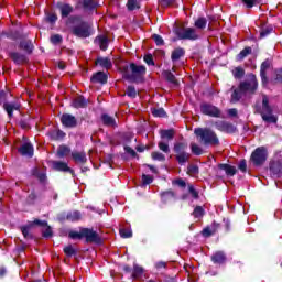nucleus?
I'll return each instance as SVG.
<instances>
[{"mask_svg":"<svg viewBox=\"0 0 282 282\" xmlns=\"http://www.w3.org/2000/svg\"><path fill=\"white\" fill-rule=\"evenodd\" d=\"M257 87H259L257 76L253 74L248 75L247 79L242 82L238 88L234 89L231 102H238V100H241L242 96L254 94V91H257Z\"/></svg>","mask_w":282,"mask_h":282,"instance_id":"nucleus-1","label":"nucleus"},{"mask_svg":"<svg viewBox=\"0 0 282 282\" xmlns=\"http://www.w3.org/2000/svg\"><path fill=\"white\" fill-rule=\"evenodd\" d=\"M194 133L202 144H219L217 134L209 129L198 128L194 130Z\"/></svg>","mask_w":282,"mask_h":282,"instance_id":"nucleus-2","label":"nucleus"},{"mask_svg":"<svg viewBox=\"0 0 282 282\" xmlns=\"http://www.w3.org/2000/svg\"><path fill=\"white\" fill-rule=\"evenodd\" d=\"M261 118L264 122H268V124H276L279 120L276 115L272 112V108L270 107V99L268 96H263L262 98Z\"/></svg>","mask_w":282,"mask_h":282,"instance_id":"nucleus-3","label":"nucleus"},{"mask_svg":"<svg viewBox=\"0 0 282 282\" xmlns=\"http://www.w3.org/2000/svg\"><path fill=\"white\" fill-rule=\"evenodd\" d=\"M147 74V67L142 65H135L130 64L129 67H127L124 77L128 78V80H141L142 76Z\"/></svg>","mask_w":282,"mask_h":282,"instance_id":"nucleus-4","label":"nucleus"},{"mask_svg":"<svg viewBox=\"0 0 282 282\" xmlns=\"http://www.w3.org/2000/svg\"><path fill=\"white\" fill-rule=\"evenodd\" d=\"M176 34L178 39H182V40L197 41V39H200L202 36V31L194 28H183V29H177Z\"/></svg>","mask_w":282,"mask_h":282,"instance_id":"nucleus-5","label":"nucleus"},{"mask_svg":"<svg viewBox=\"0 0 282 282\" xmlns=\"http://www.w3.org/2000/svg\"><path fill=\"white\" fill-rule=\"evenodd\" d=\"M188 144L186 143H176L174 145V152L176 153V160L178 164H186L191 160V153L186 152Z\"/></svg>","mask_w":282,"mask_h":282,"instance_id":"nucleus-6","label":"nucleus"},{"mask_svg":"<svg viewBox=\"0 0 282 282\" xmlns=\"http://www.w3.org/2000/svg\"><path fill=\"white\" fill-rule=\"evenodd\" d=\"M265 160H268V151L263 147L256 149L251 154V161L256 166H261Z\"/></svg>","mask_w":282,"mask_h":282,"instance_id":"nucleus-7","label":"nucleus"},{"mask_svg":"<svg viewBox=\"0 0 282 282\" xmlns=\"http://www.w3.org/2000/svg\"><path fill=\"white\" fill-rule=\"evenodd\" d=\"M73 34L79 39H87V36H91V29L87 22H82L73 29Z\"/></svg>","mask_w":282,"mask_h":282,"instance_id":"nucleus-8","label":"nucleus"},{"mask_svg":"<svg viewBox=\"0 0 282 282\" xmlns=\"http://www.w3.org/2000/svg\"><path fill=\"white\" fill-rule=\"evenodd\" d=\"M200 111L205 116H212L213 118H219V116H221V111H219V108L210 104H203L200 106Z\"/></svg>","mask_w":282,"mask_h":282,"instance_id":"nucleus-9","label":"nucleus"},{"mask_svg":"<svg viewBox=\"0 0 282 282\" xmlns=\"http://www.w3.org/2000/svg\"><path fill=\"white\" fill-rule=\"evenodd\" d=\"M82 235L83 239H86V241L90 243H98L100 241V237H98V234L93 229L84 228L82 229Z\"/></svg>","mask_w":282,"mask_h":282,"instance_id":"nucleus-10","label":"nucleus"},{"mask_svg":"<svg viewBox=\"0 0 282 282\" xmlns=\"http://www.w3.org/2000/svg\"><path fill=\"white\" fill-rule=\"evenodd\" d=\"M61 122L62 124H64V127H76V117L72 116V115H63L61 118Z\"/></svg>","mask_w":282,"mask_h":282,"instance_id":"nucleus-11","label":"nucleus"},{"mask_svg":"<svg viewBox=\"0 0 282 282\" xmlns=\"http://www.w3.org/2000/svg\"><path fill=\"white\" fill-rule=\"evenodd\" d=\"M19 152L21 155H26V158H32L34 155V148L30 143H24L20 149Z\"/></svg>","mask_w":282,"mask_h":282,"instance_id":"nucleus-12","label":"nucleus"},{"mask_svg":"<svg viewBox=\"0 0 282 282\" xmlns=\"http://www.w3.org/2000/svg\"><path fill=\"white\" fill-rule=\"evenodd\" d=\"M270 67V61L267 59L261 64L260 69V76L262 78V85H268V77L265 76V73L268 72V68Z\"/></svg>","mask_w":282,"mask_h":282,"instance_id":"nucleus-13","label":"nucleus"},{"mask_svg":"<svg viewBox=\"0 0 282 282\" xmlns=\"http://www.w3.org/2000/svg\"><path fill=\"white\" fill-rule=\"evenodd\" d=\"M217 129H219V131H225L226 133H232L235 132V126L228 123V122H219L216 124Z\"/></svg>","mask_w":282,"mask_h":282,"instance_id":"nucleus-14","label":"nucleus"},{"mask_svg":"<svg viewBox=\"0 0 282 282\" xmlns=\"http://www.w3.org/2000/svg\"><path fill=\"white\" fill-rule=\"evenodd\" d=\"M72 158L78 164H85V162H87V155L85 152H73Z\"/></svg>","mask_w":282,"mask_h":282,"instance_id":"nucleus-15","label":"nucleus"},{"mask_svg":"<svg viewBox=\"0 0 282 282\" xmlns=\"http://www.w3.org/2000/svg\"><path fill=\"white\" fill-rule=\"evenodd\" d=\"M91 83H100L101 85H105V83H107V74H105L102 72L96 73L91 77Z\"/></svg>","mask_w":282,"mask_h":282,"instance_id":"nucleus-16","label":"nucleus"},{"mask_svg":"<svg viewBox=\"0 0 282 282\" xmlns=\"http://www.w3.org/2000/svg\"><path fill=\"white\" fill-rule=\"evenodd\" d=\"M34 224L37 226H43V235L44 237H52V227L47 226L46 221H41L39 219L34 220Z\"/></svg>","mask_w":282,"mask_h":282,"instance_id":"nucleus-17","label":"nucleus"},{"mask_svg":"<svg viewBox=\"0 0 282 282\" xmlns=\"http://www.w3.org/2000/svg\"><path fill=\"white\" fill-rule=\"evenodd\" d=\"M96 65H100V67H104L105 69H111V59L109 57H99L96 61Z\"/></svg>","mask_w":282,"mask_h":282,"instance_id":"nucleus-18","label":"nucleus"},{"mask_svg":"<svg viewBox=\"0 0 282 282\" xmlns=\"http://www.w3.org/2000/svg\"><path fill=\"white\" fill-rule=\"evenodd\" d=\"M73 107L75 109H83V107H87V100L83 96H78L73 100Z\"/></svg>","mask_w":282,"mask_h":282,"instance_id":"nucleus-19","label":"nucleus"},{"mask_svg":"<svg viewBox=\"0 0 282 282\" xmlns=\"http://www.w3.org/2000/svg\"><path fill=\"white\" fill-rule=\"evenodd\" d=\"M95 42L99 45L100 50L104 51L109 46V39H107L105 35L97 36Z\"/></svg>","mask_w":282,"mask_h":282,"instance_id":"nucleus-20","label":"nucleus"},{"mask_svg":"<svg viewBox=\"0 0 282 282\" xmlns=\"http://www.w3.org/2000/svg\"><path fill=\"white\" fill-rule=\"evenodd\" d=\"M219 169H221V171H225L226 175H229L230 177H232L237 173V169L229 164H220Z\"/></svg>","mask_w":282,"mask_h":282,"instance_id":"nucleus-21","label":"nucleus"},{"mask_svg":"<svg viewBox=\"0 0 282 282\" xmlns=\"http://www.w3.org/2000/svg\"><path fill=\"white\" fill-rule=\"evenodd\" d=\"M270 170L272 171V173H274V175H281V173H282V163H281V161H273L270 164Z\"/></svg>","mask_w":282,"mask_h":282,"instance_id":"nucleus-22","label":"nucleus"},{"mask_svg":"<svg viewBox=\"0 0 282 282\" xmlns=\"http://www.w3.org/2000/svg\"><path fill=\"white\" fill-rule=\"evenodd\" d=\"M132 276L133 279H142L144 276V269L138 264H134Z\"/></svg>","mask_w":282,"mask_h":282,"instance_id":"nucleus-23","label":"nucleus"},{"mask_svg":"<svg viewBox=\"0 0 282 282\" xmlns=\"http://www.w3.org/2000/svg\"><path fill=\"white\" fill-rule=\"evenodd\" d=\"M184 54H185L184 48H175L172 52V56H171L173 63H176V61H180L182 56H184Z\"/></svg>","mask_w":282,"mask_h":282,"instance_id":"nucleus-24","label":"nucleus"},{"mask_svg":"<svg viewBox=\"0 0 282 282\" xmlns=\"http://www.w3.org/2000/svg\"><path fill=\"white\" fill-rule=\"evenodd\" d=\"M19 104H4V109L10 118H12V111H19Z\"/></svg>","mask_w":282,"mask_h":282,"instance_id":"nucleus-25","label":"nucleus"},{"mask_svg":"<svg viewBox=\"0 0 282 282\" xmlns=\"http://www.w3.org/2000/svg\"><path fill=\"white\" fill-rule=\"evenodd\" d=\"M53 169L55 171H69V166H67V163L58 161L53 162Z\"/></svg>","mask_w":282,"mask_h":282,"instance_id":"nucleus-26","label":"nucleus"},{"mask_svg":"<svg viewBox=\"0 0 282 282\" xmlns=\"http://www.w3.org/2000/svg\"><path fill=\"white\" fill-rule=\"evenodd\" d=\"M218 227H219V225H217V224H214L212 227H206L203 230L204 237H210V235H215V232H217Z\"/></svg>","mask_w":282,"mask_h":282,"instance_id":"nucleus-27","label":"nucleus"},{"mask_svg":"<svg viewBox=\"0 0 282 282\" xmlns=\"http://www.w3.org/2000/svg\"><path fill=\"white\" fill-rule=\"evenodd\" d=\"M212 261L214 263H224V261H226V256L224 254V252H216L213 257H212Z\"/></svg>","mask_w":282,"mask_h":282,"instance_id":"nucleus-28","label":"nucleus"},{"mask_svg":"<svg viewBox=\"0 0 282 282\" xmlns=\"http://www.w3.org/2000/svg\"><path fill=\"white\" fill-rule=\"evenodd\" d=\"M206 23L207 21L205 20V18H198L194 25L196 28V30H199V32H202L204 30V28H206Z\"/></svg>","mask_w":282,"mask_h":282,"instance_id":"nucleus-29","label":"nucleus"},{"mask_svg":"<svg viewBox=\"0 0 282 282\" xmlns=\"http://www.w3.org/2000/svg\"><path fill=\"white\" fill-rule=\"evenodd\" d=\"M173 135H175V132H173V130H162L161 131L162 140H173Z\"/></svg>","mask_w":282,"mask_h":282,"instance_id":"nucleus-30","label":"nucleus"},{"mask_svg":"<svg viewBox=\"0 0 282 282\" xmlns=\"http://www.w3.org/2000/svg\"><path fill=\"white\" fill-rule=\"evenodd\" d=\"M61 12H62V17H69V14H72V11L74 10L69 4H63L59 8Z\"/></svg>","mask_w":282,"mask_h":282,"instance_id":"nucleus-31","label":"nucleus"},{"mask_svg":"<svg viewBox=\"0 0 282 282\" xmlns=\"http://www.w3.org/2000/svg\"><path fill=\"white\" fill-rule=\"evenodd\" d=\"M104 124H107L108 127H116V120L112 117H109L108 115H104L102 117Z\"/></svg>","mask_w":282,"mask_h":282,"instance_id":"nucleus-32","label":"nucleus"},{"mask_svg":"<svg viewBox=\"0 0 282 282\" xmlns=\"http://www.w3.org/2000/svg\"><path fill=\"white\" fill-rule=\"evenodd\" d=\"M20 45H21L22 50H24L29 54L32 52V50H34V46L32 45V42H30V41H23V42H21Z\"/></svg>","mask_w":282,"mask_h":282,"instance_id":"nucleus-33","label":"nucleus"},{"mask_svg":"<svg viewBox=\"0 0 282 282\" xmlns=\"http://www.w3.org/2000/svg\"><path fill=\"white\" fill-rule=\"evenodd\" d=\"M69 148H67L66 145H62L57 150V155L58 158H65V155H69Z\"/></svg>","mask_w":282,"mask_h":282,"instance_id":"nucleus-34","label":"nucleus"},{"mask_svg":"<svg viewBox=\"0 0 282 282\" xmlns=\"http://www.w3.org/2000/svg\"><path fill=\"white\" fill-rule=\"evenodd\" d=\"M251 53H252V48L246 47L238 54L237 58H238V61H243L246 58V56H248Z\"/></svg>","mask_w":282,"mask_h":282,"instance_id":"nucleus-35","label":"nucleus"},{"mask_svg":"<svg viewBox=\"0 0 282 282\" xmlns=\"http://www.w3.org/2000/svg\"><path fill=\"white\" fill-rule=\"evenodd\" d=\"M120 237L123 239H129L130 237H133V231L131 229L122 228L120 229Z\"/></svg>","mask_w":282,"mask_h":282,"instance_id":"nucleus-36","label":"nucleus"},{"mask_svg":"<svg viewBox=\"0 0 282 282\" xmlns=\"http://www.w3.org/2000/svg\"><path fill=\"white\" fill-rule=\"evenodd\" d=\"M191 149H192V153H194V155H202V153H204V150H202V148L199 145H197V143H192Z\"/></svg>","mask_w":282,"mask_h":282,"instance_id":"nucleus-37","label":"nucleus"},{"mask_svg":"<svg viewBox=\"0 0 282 282\" xmlns=\"http://www.w3.org/2000/svg\"><path fill=\"white\" fill-rule=\"evenodd\" d=\"M152 115L155 118H164L166 116V111H164L163 108H158L152 110Z\"/></svg>","mask_w":282,"mask_h":282,"instance_id":"nucleus-38","label":"nucleus"},{"mask_svg":"<svg viewBox=\"0 0 282 282\" xmlns=\"http://www.w3.org/2000/svg\"><path fill=\"white\" fill-rule=\"evenodd\" d=\"M11 57L14 61V63H25V56L19 53H13Z\"/></svg>","mask_w":282,"mask_h":282,"instance_id":"nucleus-39","label":"nucleus"},{"mask_svg":"<svg viewBox=\"0 0 282 282\" xmlns=\"http://www.w3.org/2000/svg\"><path fill=\"white\" fill-rule=\"evenodd\" d=\"M68 237L70 239H83V229H80L79 231H70L68 234Z\"/></svg>","mask_w":282,"mask_h":282,"instance_id":"nucleus-40","label":"nucleus"},{"mask_svg":"<svg viewBox=\"0 0 282 282\" xmlns=\"http://www.w3.org/2000/svg\"><path fill=\"white\" fill-rule=\"evenodd\" d=\"M246 73L243 72V68L241 67H236L234 70H232V75L235 76V78H241L243 77Z\"/></svg>","mask_w":282,"mask_h":282,"instance_id":"nucleus-41","label":"nucleus"},{"mask_svg":"<svg viewBox=\"0 0 282 282\" xmlns=\"http://www.w3.org/2000/svg\"><path fill=\"white\" fill-rule=\"evenodd\" d=\"M128 10H138L140 8V4H138V0H128Z\"/></svg>","mask_w":282,"mask_h":282,"instance_id":"nucleus-42","label":"nucleus"},{"mask_svg":"<svg viewBox=\"0 0 282 282\" xmlns=\"http://www.w3.org/2000/svg\"><path fill=\"white\" fill-rule=\"evenodd\" d=\"M63 42V36L55 34L51 36V43H53V45H58Z\"/></svg>","mask_w":282,"mask_h":282,"instance_id":"nucleus-43","label":"nucleus"},{"mask_svg":"<svg viewBox=\"0 0 282 282\" xmlns=\"http://www.w3.org/2000/svg\"><path fill=\"white\" fill-rule=\"evenodd\" d=\"M197 173H199V169L197 167V165H189L187 167L188 175H197Z\"/></svg>","mask_w":282,"mask_h":282,"instance_id":"nucleus-44","label":"nucleus"},{"mask_svg":"<svg viewBox=\"0 0 282 282\" xmlns=\"http://www.w3.org/2000/svg\"><path fill=\"white\" fill-rule=\"evenodd\" d=\"M159 149L161 150V151H163V153H169V142H166V141H161V142H159Z\"/></svg>","mask_w":282,"mask_h":282,"instance_id":"nucleus-45","label":"nucleus"},{"mask_svg":"<svg viewBox=\"0 0 282 282\" xmlns=\"http://www.w3.org/2000/svg\"><path fill=\"white\" fill-rule=\"evenodd\" d=\"M127 96H129L130 98H135V96H138V93L135 91V87L129 86L127 89Z\"/></svg>","mask_w":282,"mask_h":282,"instance_id":"nucleus-46","label":"nucleus"},{"mask_svg":"<svg viewBox=\"0 0 282 282\" xmlns=\"http://www.w3.org/2000/svg\"><path fill=\"white\" fill-rule=\"evenodd\" d=\"M51 137L54 138L55 140H61V139L65 138V133L61 130H57V131L53 132L51 134Z\"/></svg>","mask_w":282,"mask_h":282,"instance_id":"nucleus-47","label":"nucleus"},{"mask_svg":"<svg viewBox=\"0 0 282 282\" xmlns=\"http://www.w3.org/2000/svg\"><path fill=\"white\" fill-rule=\"evenodd\" d=\"M152 159L158 160L159 162H164V160H165L164 154H162L160 152H153Z\"/></svg>","mask_w":282,"mask_h":282,"instance_id":"nucleus-48","label":"nucleus"},{"mask_svg":"<svg viewBox=\"0 0 282 282\" xmlns=\"http://www.w3.org/2000/svg\"><path fill=\"white\" fill-rule=\"evenodd\" d=\"M261 0H242V2L245 3V6H247L248 8H253L254 6H257V3H259Z\"/></svg>","mask_w":282,"mask_h":282,"instance_id":"nucleus-49","label":"nucleus"},{"mask_svg":"<svg viewBox=\"0 0 282 282\" xmlns=\"http://www.w3.org/2000/svg\"><path fill=\"white\" fill-rule=\"evenodd\" d=\"M84 8L87 10H91V8H96V3L93 0H84Z\"/></svg>","mask_w":282,"mask_h":282,"instance_id":"nucleus-50","label":"nucleus"},{"mask_svg":"<svg viewBox=\"0 0 282 282\" xmlns=\"http://www.w3.org/2000/svg\"><path fill=\"white\" fill-rule=\"evenodd\" d=\"M67 218H68L70 221H76V220L80 219V213L74 212L73 214H69V215L67 216Z\"/></svg>","mask_w":282,"mask_h":282,"instance_id":"nucleus-51","label":"nucleus"},{"mask_svg":"<svg viewBox=\"0 0 282 282\" xmlns=\"http://www.w3.org/2000/svg\"><path fill=\"white\" fill-rule=\"evenodd\" d=\"M152 39L156 43V45H164V40L162 39V36L154 34Z\"/></svg>","mask_w":282,"mask_h":282,"instance_id":"nucleus-52","label":"nucleus"},{"mask_svg":"<svg viewBox=\"0 0 282 282\" xmlns=\"http://www.w3.org/2000/svg\"><path fill=\"white\" fill-rule=\"evenodd\" d=\"M142 182L143 184H151L153 182V176L143 174Z\"/></svg>","mask_w":282,"mask_h":282,"instance_id":"nucleus-53","label":"nucleus"},{"mask_svg":"<svg viewBox=\"0 0 282 282\" xmlns=\"http://www.w3.org/2000/svg\"><path fill=\"white\" fill-rule=\"evenodd\" d=\"M144 63H147V65H151L152 67H153V65H155V62H153V56H151V55L144 56Z\"/></svg>","mask_w":282,"mask_h":282,"instance_id":"nucleus-54","label":"nucleus"},{"mask_svg":"<svg viewBox=\"0 0 282 282\" xmlns=\"http://www.w3.org/2000/svg\"><path fill=\"white\" fill-rule=\"evenodd\" d=\"M204 215V209L202 207H196L194 209V217H202Z\"/></svg>","mask_w":282,"mask_h":282,"instance_id":"nucleus-55","label":"nucleus"},{"mask_svg":"<svg viewBox=\"0 0 282 282\" xmlns=\"http://www.w3.org/2000/svg\"><path fill=\"white\" fill-rule=\"evenodd\" d=\"M64 252H65V254H67V257H72V254H74V247H72V246L65 247Z\"/></svg>","mask_w":282,"mask_h":282,"instance_id":"nucleus-56","label":"nucleus"},{"mask_svg":"<svg viewBox=\"0 0 282 282\" xmlns=\"http://www.w3.org/2000/svg\"><path fill=\"white\" fill-rule=\"evenodd\" d=\"M165 78H166L170 83H175V75H173V73H171V72H166V73H165Z\"/></svg>","mask_w":282,"mask_h":282,"instance_id":"nucleus-57","label":"nucleus"},{"mask_svg":"<svg viewBox=\"0 0 282 282\" xmlns=\"http://www.w3.org/2000/svg\"><path fill=\"white\" fill-rule=\"evenodd\" d=\"M175 0H161L160 4L162 6V8H169V6H171V3H173Z\"/></svg>","mask_w":282,"mask_h":282,"instance_id":"nucleus-58","label":"nucleus"},{"mask_svg":"<svg viewBox=\"0 0 282 282\" xmlns=\"http://www.w3.org/2000/svg\"><path fill=\"white\" fill-rule=\"evenodd\" d=\"M169 197H175V194L173 192H166L162 195V199L164 202H166V199H169Z\"/></svg>","mask_w":282,"mask_h":282,"instance_id":"nucleus-59","label":"nucleus"},{"mask_svg":"<svg viewBox=\"0 0 282 282\" xmlns=\"http://www.w3.org/2000/svg\"><path fill=\"white\" fill-rule=\"evenodd\" d=\"M57 17H56V14H54V13H52V14H50L48 17H47V21L50 22V23H56V21H57Z\"/></svg>","mask_w":282,"mask_h":282,"instance_id":"nucleus-60","label":"nucleus"},{"mask_svg":"<svg viewBox=\"0 0 282 282\" xmlns=\"http://www.w3.org/2000/svg\"><path fill=\"white\" fill-rule=\"evenodd\" d=\"M189 193L194 197V199H197L198 194H197V191H195V188L193 186H189Z\"/></svg>","mask_w":282,"mask_h":282,"instance_id":"nucleus-61","label":"nucleus"},{"mask_svg":"<svg viewBox=\"0 0 282 282\" xmlns=\"http://www.w3.org/2000/svg\"><path fill=\"white\" fill-rule=\"evenodd\" d=\"M238 169L242 171V173H246L247 164L245 161H241L238 165Z\"/></svg>","mask_w":282,"mask_h":282,"instance_id":"nucleus-62","label":"nucleus"},{"mask_svg":"<svg viewBox=\"0 0 282 282\" xmlns=\"http://www.w3.org/2000/svg\"><path fill=\"white\" fill-rule=\"evenodd\" d=\"M275 80H276L278 83H282V69H280V70L276 72V78H275Z\"/></svg>","mask_w":282,"mask_h":282,"instance_id":"nucleus-63","label":"nucleus"},{"mask_svg":"<svg viewBox=\"0 0 282 282\" xmlns=\"http://www.w3.org/2000/svg\"><path fill=\"white\" fill-rule=\"evenodd\" d=\"M270 32H272V29L270 30H262L260 33V36L263 39V36H268V34H270Z\"/></svg>","mask_w":282,"mask_h":282,"instance_id":"nucleus-64","label":"nucleus"}]
</instances>
